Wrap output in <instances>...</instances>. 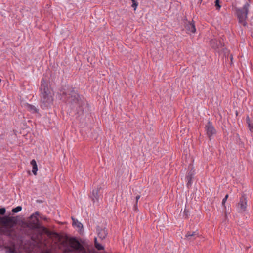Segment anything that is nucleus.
Listing matches in <instances>:
<instances>
[{
	"label": "nucleus",
	"instance_id": "bb28decb",
	"mask_svg": "<svg viewBox=\"0 0 253 253\" xmlns=\"http://www.w3.org/2000/svg\"><path fill=\"white\" fill-rule=\"evenodd\" d=\"M246 121H247V123L248 125L249 124V123H252V122L250 121V119L249 116L247 117V118H246Z\"/></svg>",
	"mask_w": 253,
	"mask_h": 253
},
{
	"label": "nucleus",
	"instance_id": "c85d7f7f",
	"mask_svg": "<svg viewBox=\"0 0 253 253\" xmlns=\"http://www.w3.org/2000/svg\"><path fill=\"white\" fill-rule=\"evenodd\" d=\"M96 243H98L97 241V238L95 237L94 238V245H96Z\"/></svg>",
	"mask_w": 253,
	"mask_h": 253
},
{
	"label": "nucleus",
	"instance_id": "7c9ffc66",
	"mask_svg": "<svg viewBox=\"0 0 253 253\" xmlns=\"http://www.w3.org/2000/svg\"><path fill=\"white\" fill-rule=\"evenodd\" d=\"M43 219L44 220H46V218H44Z\"/></svg>",
	"mask_w": 253,
	"mask_h": 253
},
{
	"label": "nucleus",
	"instance_id": "6e6552de",
	"mask_svg": "<svg viewBox=\"0 0 253 253\" xmlns=\"http://www.w3.org/2000/svg\"><path fill=\"white\" fill-rule=\"evenodd\" d=\"M207 134L209 138L216 133V130L211 123L209 122L205 126Z\"/></svg>",
	"mask_w": 253,
	"mask_h": 253
},
{
	"label": "nucleus",
	"instance_id": "393cba45",
	"mask_svg": "<svg viewBox=\"0 0 253 253\" xmlns=\"http://www.w3.org/2000/svg\"><path fill=\"white\" fill-rule=\"evenodd\" d=\"M248 125V127L249 128L251 132H253V123H249V124Z\"/></svg>",
	"mask_w": 253,
	"mask_h": 253
},
{
	"label": "nucleus",
	"instance_id": "c756f323",
	"mask_svg": "<svg viewBox=\"0 0 253 253\" xmlns=\"http://www.w3.org/2000/svg\"><path fill=\"white\" fill-rule=\"evenodd\" d=\"M230 59H231V60L232 61L233 59V57L232 55L230 56Z\"/></svg>",
	"mask_w": 253,
	"mask_h": 253
},
{
	"label": "nucleus",
	"instance_id": "20e7f679",
	"mask_svg": "<svg viewBox=\"0 0 253 253\" xmlns=\"http://www.w3.org/2000/svg\"><path fill=\"white\" fill-rule=\"evenodd\" d=\"M249 7L250 4L246 2L242 8L236 9V14L239 19V22L244 26L246 25V19L247 18Z\"/></svg>",
	"mask_w": 253,
	"mask_h": 253
},
{
	"label": "nucleus",
	"instance_id": "0eeeda50",
	"mask_svg": "<svg viewBox=\"0 0 253 253\" xmlns=\"http://www.w3.org/2000/svg\"><path fill=\"white\" fill-rule=\"evenodd\" d=\"M247 206V200L245 195H243L240 199L237 207L240 212H244L246 211Z\"/></svg>",
	"mask_w": 253,
	"mask_h": 253
},
{
	"label": "nucleus",
	"instance_id": "dca6fc26",
	"mask_svg": "<svg viewBox=\"0 0 253 253\" xmlns=\"http://www.w3.org/2000/svg\"><path fill=\"white\" fill-rule=\"evenodd\" d=\"M217 41L216 40H212L211 41V44L213 48H219L220 47L222 46V44L220 42H219V44L217 43Z\"/></svg>",
	"mask_w": 253,
	"mask_h": 253
},
{
	"label": "nucleus",
	"instance_id": "9d476101",
	"mask_svg": "<svg viewBox=\"0 0 253 253\" xmlns=\"http://www.w3.org/2000/svg\"><path fill=\"white\" fill-rule=\"evenodd\" d=\"M199 236V233L197 230L195 231H188L185 235V238L188 240H193Z\"/></svg>",
	"mask_w": 253,
	"mask_h": 253
},
{
	"label": "nucleus",
	"instance_id": "473e14b6",
	"mask_svg": "<svg viewBox=\"0 0 253 253\" xmlns=\"http://www.w3.org/2000/svg\"><path fill=\"white\" fill-rule=\"evenodd\" d=\"M1 82V79H0V83Z\"/></svg>",
	"mask_w": 253,
	"mask_h": 253
},
{
	"label": "nucleus",
	"instance_id": "f257e3e1",
	"mask_svg": "<svg viewBox=\"0 0 253 253\" xmlns=\"http://www.w3.org/2000/svg\"><path fill=\"white\" fill-rule=\"evenodd\" d=\"M40 101L42 107L50 106L53 101L54 93L52 89L49 86L48 83L44 79H42L40 86Z\"/></svg>",
	"mask_w": 253,
	"mask_h": 253
},
{
	"label": "nucleus",
	"instance_id": "a878e982",
	"mask_svg": "<svg viewBox=\"0 0 253 253\" xmlns=\"http://www.w3.org/2000/svg\"><path fill=\"white\" fill-rule=\"evenodd\" d=\"M6 212V210L4 208H0V214L4 215Z\"/></svg>",
	"mask_w": 253,
	"mask_h": 253
},
{
	"label": "nucleus",
	"instance_id": "412c9836",
	"mask_svg": "<svg viewBox=\"0 0 253 253\" xmlns=\"http://www.w3.org/2000/svg\"><path fill=\"white\" fill-rule=\"evenodd\" d=\"M95 247L98 250H102L104 249V247L102 246L99 243H96V245H94Z\"/></svg>",
	"mask_w": 253,
	"mask_h": 253
},
{
	"label": "nucleus",
	"instance_id": "f8f14e48",
	"mask_svg": "<svg viewBox=\"0 0 253 253\" xmlns=\"http://www.w3.org/2000/svg\"><path fill=\"white\" fill-rule=\"evenodd\" d=\"M25 108L32 113H36L38 112V109L34 105L26 103L25 104Z\"/></svg>",
	"mask_w": 253,
	"mask_h": 253
},
{
	"label": "nucleus",
	"instance_id": "f03ea898",
	"mask_svg": "<svg viewBox=\"0 0 253 253\" xmlns=\"http://www.w3.org/2000/svg\"><path fill=\"white\" fill-rule=\"evenodd\" d=\"M17 217L4 216L0 217V231L2 234L10 236L14 232V226L17 224Z\"/></svg>",
	"mask_w": 253,
	"mask_h": 253
},
{
	"label": "nucleus",
	"instance_id": "4468645a",
	"mask_svg": "<svg viewBox=\"0 0 253 253\" xmlns=\"http://www.w3.org/2000/svg\"><path fill=\"white\" fill-rule=\"evenodd\" d=\"M72 219L73 220V225L76 226L81 231L83 227L82 224L73 217H72Z\"/></svg>",
	"mask_w": 253,
	"mask_h": 253
},
{
	"label": "nucleus",
	"instance_id": "9b49d317",
	"mask_svg": "<svg viewBox=\"0 0 253 253\" xmlns=\"http://www.w3.org/2000/svg\"><path fill=\"white\" fill-rule=\"evenodd\" d=\"M185 27L188 33H194L196 31L195 24L192 22H188L186 24Z\"/></svg>",
	"mask_w": 253,
	"mask_h": 253
},
{
	"label": "nucleus",
	"instance_id": "1a4fd4ad",
	"mask_svg": "<svg viewBox=\"0 0 253 253\" xmlns=\"http://www.w3.org/2000/svg\"><path fill=\"white\" fill-rule=\"evenodd\" d=\"M97 232L98 234V237L101 240L104 239L108 234L107 230L106 228L97 227Z\"/></svg>",
	"mask_w": 253,
	"mask_h": 253
},
{
	"label": "nucleus",
	"instance_id": "aec40b11",
	"mask_svg": "<svg viewBox=\"0 0 253 253\" xmlns=\"http://www.w3.org/2000/svg\"><path fill=\"white\" fill-rule=\"evenodd\" d=\"M74 251H75L73 248H72L70 246L67 247L65 249V252L66 253H72Z\"/></svg>",
	"mask_w": 253,
	"mask_h": 253
},
{
	"label": "nucleus",
	"instance_id": "39448f33",
	"mask_svg": "<svg viewBox=\"0 0 253 253\" xmlns=\"http://www.w3.org/2000/svg\"><path fill=\"white\" fill-rule=\"evenodd\" d=\"M39 215V212L37 211L30 216L29 219L26 222V224L28 227L32 229L41 228V226L39 224V219L37 217Z\"/></svg>",
	"mask_w": 253,
	"mask_h": 253
},
{
	"label": "nucleus",
	"instance_id": "f3484780",
	"mask_svg": "<svg viewBox=\"0 0 253 253\" xmlns=\"http://www.w3.org/2000/svg\"><path fill=\"white\" fill-rule=\"evenodd\" d=\"M193 173L191 171L188 173V175L187 176V178L188 180L187 185H190L191 184V180L193 178Z\"/></svg>",
	"mask_w": 253,
	"mask_h": 253
},
{
	"label": "nucleus",
	"instance_id": "5701e85b",
	"mask_svg": "<svg viewBox=\"0 0 253 253\" xmlns=\"http://www.w3.org/2000/svg\"><path fill=\"white\" fill-rule=\"evenodd\" d=\"M215 5L216 7V9L219 10L221 8V5L219 4V0H216L215 1Z\"/></svg>",
	"mask_w": 253,
	"mask_h": 253
},
{
	"label": "nucleus",
	"instance_id": "6ab92c4d",
	"mask_svg": "<svg viewBox=\"0 0 253 253\" xmlns=\"http://www.w3.org/2000/svg\"><path fill=\"white\" fill-rule=\"evenodd\" d=\"M22 210V207L21 206H17L15 208H13L12 210V211L14 213H17L20 211Z\"/></svg>",
	"mask_w": 253,
	"mask_h": 253
},
{
	"label": "nucleus",
	"instance_id": "4be33fe9",
	"mask_svg": "<svg viewBox=\"0 0 253 253\" xmlns=\"http://www.w3.org/2000/svg\"><path fill=\"white\" fill-rule=\"evenodd\" d=\"M132 2V7L134 8V10H135L137 6L138 3L135 0H131Z\"/></svg>",
	"mask_w": 253,
	"mask_h": 253
},
{
	"label": "nucleus",
	"instance_id": "ddd939ff",
	"mask_svg": "<svg viewBox=\"0 0 253 253\" xmlns=\"http://www.w3.org/2000/svg\"><path fill=\"white\" fill-rule=\"evenodd\" d=\"M101 189V187H97L92 191V200L93 202H98L99 200V192Z\"/></svg>",
	"mask_w": 253,
	"mask_h": 253
},
{
	"label": "nucleus",
	"instance_id": "2f4dec72",
	"mask_svg": "<svg viewBox=\"0 0 253 253\" xmlns=\"http://www.w3.org/2000/svg\"><path fill=\"white\" fill-rule=\"evenodd\" d=\"M200 2H201L203 0H199Z\"/></svg>",
	"mask_w": 253,
	"mask_h": 253
},
{
	"label": "nucleus",
	"instance_id": "cd10ccee",
	"mask_svg": "<svg viewBox=\"0 0 253 253\" xmlns=\"http://www.w3.org/2000/svg\"><path fill=\"white\" fill-rule=\"evenodd\" d=\"M140 197V195H138V196H137L136 197V204H137V202H138V200L139 199Z\"/></svg>",
	"mask_w": 253,
	"mask_h": 253
},
{
	"label": "nucleus",
	"instance_id": "b1692460",
	"mask_svg": "<svg viewBox=\"0 0 253 253\" xmlns=\"http://www.w3.org/2000/svg\"><path fill=\"white\" fill-rule=\"evenodd\" d=\"M228 198V195L227 194L225 197L223 198V199L222 200V206H223L224 207H225V202L226 201H227V198Z\"/></svg>",
	"mask_w": 253,
	"mask_h": 253
},
{
	"label": "nucleus",
	"instance_id": "2eb2a0df",
	"mask_svg": "<svg viewBox=\"0 0 253 253\" xmlns=\"http://www.w3.org/2000/svg\"><path fill=\"white\" fill-rule=\"evenodd\" d=\"M30 163L33 167L32 172L35 175H36L38 171V166L36 162L34 159H33L31 161Z\"/></svg>",
	"mask_w": 253,
	"mask_h": 253
},
{
	"label": "nucleus",
	"instance_id": "a211bd4d",
	"mask_svg": "<svg viewBox=\"0 0 253 253\" xmlns=\"http://www.w3.org/2000/svg\"><path fill=\"white\" fill-rule=\"evenodd\" d=\"M6 253H16V251L14 248L10 247L7 248L6 250Z\"/></svg>",
	"mask_w": 253,
	"mask_h": 253
},
{
	"label": "nucleus",
	"instance_id": "423d86ee",
	"mask_svg": "<svg viewBox=\"0 0 253 253\" xmlns=\"http://www.w3.org/2000/svg\"><path fill=\"white\" fill-rule=\"evenodd\" d=\"M69 244L75 251L83 253L85 252L84 248L75 238L70 239L69 240Z\"/></svg>",
	"mask_w": 253,
	"mask_h": 253
},
{
	"label": "nucleus",
	"instance_id": "7ed1b4c3",
	"mask_svg": "<svg viewBox=\"0 0 253 253\" xmlns=\"http://www.w3.org/2000/svg\"><path fill=\"white\" fill-rule=\"evenodd\" d=\"M63 94L67 96L68 102L72 103L75 107H79V110H82L81 108L84 104V101L74 90L70 88L67 92H63Z\"/></svg>",
	"mask_w": 253,
	"mask_h": 253
}]
</instances>
